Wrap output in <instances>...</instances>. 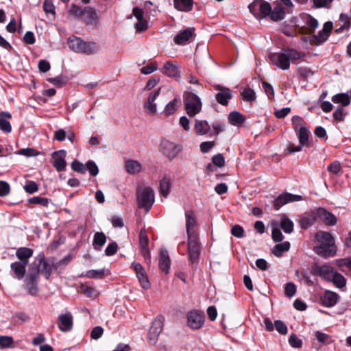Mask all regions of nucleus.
Returning a JSON list of instances; mask_svg holds the SVG:
<instances>
[{"instance_id": "72a5a7b5", "label": "nucleus", "mask_w": 351, "mask_h": 351, "mask_svg": "<svg viewBox=\"0 0 351 351\" xmlns=\"http://www.w3.org/2000/svg\"><path fill=\"white\" fill-rule=\"evenodd\" d=\"M106 241V236L102 232H97L94 234L93 245L97 250H101Z\"/></svg>"}, {"instance_id": "2eb2a0df", "label": "nucleus", "mask_w": 351, "mask_h": 351, "mask_svg": "<svg viewBox=\"0 0 351 351\" xmlns=\"http://www.w3.org/2000/svg\"><path fill=\"white\" fill-rule=\"evenodd\" d=\"M58 326L62 332L70 331L73 328V316L70 312L60 314L58 317Z\"/></svg>"}, {"instance_id": "58836bf2", "label": "nucleus", "mask_w": 351, "mask_h": 351, "mask_svg": "<svg viewBox=\"0 0 351 351\" xmlns=\"http://www.w3.org/2000/svg\"><path fill=\"white\" fill-rule=\"evenodd\" d=\"M332 101L335 104H341L342 106H347L350 103V98L348 94L339 93L332 97Z\"/></svg>"}, {"instance_id": "ea45409f", "label": "nucleus", "mask_w": 351, "mask_h": 351, "mask_svg": "<svg viewBox=\"0 0 351 351\" xmlns=\"http://www.w3.org/2000/svg\"><path fill=\"white\" fill-rule=\"evenodd\" d=\"M125 169L129 173H137L141 171V165L134 160H130L125 162Z\"/></svg>"}, {"instance_id": "e2e57ef3", "label": "nucleus", "mask_w": 351, "mask_h": 351, "mask_svg": "<svg viewBox=\"0 0 351 351\" xmlns=\"http://www.w3.org/2000/svg\"><path fill=\"white\" fill-rule=\"evenodd\" d=\"M69 14L75 17H82L83 10L79 6L72 4L69 10Z\"/></svg>"}, {"instance_id": "a19ab883", "label": "nucleus", "mask_w": 351, "mask_h": 351, "mask_svg": "<svg viewBox=\"0 0 351 351\" xmlns=\"http://www.w3.org/2000/svg\"><path fill=\"white\" fill-rule=\"evenodd\" d=\"M330 277L332 282L336 287L339 289L345 287L346 285V280L341 274L338 272H335Z\"/></svg>"}, {"instance_id": "f8f14e48", "label": "nucleus", "mask_w": 351, "mask_h": 351, "mask_svg": "<svg viewBox=\"0 0 351 351\" xmlns=\"http://www.w3.org/2000/svg\"><path fill=\"white\" fill-rule=\"evenodd\" d=\"M195 36V29L188 27L184 30L180 31L173 38L176 45H182L186 44L192 38Z\"/></svg>"}, {"instance_id": "7ed1b4c3", "label": "nucleus", "mask_w": 351, "mask_h": 351, "mask_svg": "<svg viewBox=\"0 0 351 351\" xmlns=\"http://www.w3.org/2000/svg\"><path fill=\"white\" fill-rule=\"evenodd\" d=\"M185 110L189 117H194L202 110L199 97L192 92H186L184 95Z\"/></svg>"}, {"instance_id": "393cba45", "label": "nucleus", "mask_w": 351, "mask_h": 351, "mask_svg": "<svg viewBox=\"0 0 351 351\" xmlns=\"http://www.w3.org/2000/svg\"><path fill=\"white\" fill-rule=\"evenodd\" d=\"M315 239L324 245L335 246L334 237L328 232L319 231L315 234Z\"/></svg>"}, {"instance_id": "4468645a", "label": "nucleus", "mask_w": 351, "mask_h": 351, "mask_svg": "<svg viewBox=\"0 0 351 351\" xmlns=\"http://www.w3.org/2000/svg\"><path fill=\"white\" fill-rule=\"evenodd\" d=\"M185 217L187 236H197L198 234L195 230L197 220L194 212L193 210H186L185 212Z\"/></svg>"}, {"instance_id": "473e14b6", "label": "nucleus", "mask_w": 351, "mask_h": 351, "mask_svg": "<svg viewBox=\"0 0 351 351\" xmlns=\"http://www.w3.org/2000/svg\"><path fill=\"white\" fill-rule=\"evenodd\" d=\"M317 217V213H311L303 216L300 221L301 228L303 229H307L312 226L316 221Z\"/></svg>"}, {"instance_id": "b1692460", "label": "nucleus", "mask_w": 351, "mask_h": 351, "mask_svg": "<svg viewBox=\"0 0 351 351\" xmlns=\"http://www.w3.org/2000/svg\"><path fill=\"white\" fill-rule=\"evenodd\" d=\"M338 28L335 29L337 33H341L344 30H348L351 27V17L348 14H341L339 20L337 23Z\"/></svg>"}, {"instance_id": "6e6552de", "label": "nucleus", "mask_w": 351, "mask_h": 351, "mask_svg": "<svg viewBox=\"0 0 351 351\" xmlns=\"http://www.w3.org/2000/svg\"><path fill=\"white\" fill-rule=\"evenodd\" d=\"M164 317L161 315L158 316L153 322L149 330L148 338L149 341L155 344L160 333L162 330Z\"/></svg>"}, {"instance_id": "774afa93", "label": "nucleus", "mask_w": 351, "mask_h": 351, "mask_svg": "<svg viewBox=\"0 0 351 351\" xmlns=\"http://www.w3.org/2000/svg\"><path fill=\"white\" fill-rule=\"evenodd\" d=\"M157 69L158 66L156 63H151L141 68V72L144 75H148L156 71Z\"/></svg>"}, {"instance_id": "ddd939ff", "label": "nucleus", "mask_w": 351, "mask_h": 351, "mask_svg": "<svg viewBox=\"0 0 351 351\" xmlns=\"http://www.w3.org/2000/svg\"><path fill=\"white\" fill-rule=\"evenodd\" d=\"M317 216L326 226H332L337 222V217L332 213L322 207L317 209Z\"/></svg>"}, {"instance_id": "7c9ffc66", "label": "nucleus", "mask_w": 351, "mask_h": 351, "mask_svg": "<svg viewBox=\"0 0 351 351\" xmlns=\"http://www.w3.org/2000/svg\"><path fill=\"white\" fill-rule=\"evenodd\" d=\"M263 3V0H254L248 6L250 12L258 20H261Z\"/></svg>"}, {"instance_id": "9d476101", "label": "nucleus", "mask_w": 351, "mask_h": 351, "mask_svg": "<svg viewBox=\"0 0 351 351\" xmlns=\"http://www.w3.org/2000/svg\"><path fill=\"white\" fill-rule=\"evenodd\" d=\"M215 88L218 91L215 96L217 101L222 106L228 105L229 100L232 98V91L220 85L215 86Z\"/></svg>"}, {"instance_id": "a211bd4d", "label": "nucleus", "mask_w": 351, "mask_h": 351, "mask_svg": "<svg viewBox=\"0 0 351 351\" xmlns=\"http://www.w3.org/2000/svg\"><path fill=\"white\" fill-rule=\"evenodd\" d=\"M162 73L170 77L176 79L180 77V72L177 64L171 61H168L164 64Z\"/></svg>"}, {"instance_id": "a878e982", "label": "nucleus", "mask_w": 351, "mask_h": 351, "mask_svg": "<svg viewBox=\"0 0 351 351\" xmlns=\"http://www.w3.org/2000/svg\"><path fill=\"white\" fill-rule=\"evenodd\" d=\"M82 18H83L86 24L93 25L97 21V14L93 8L86 7L83 10V15Z\"/></svg>"}, {"instance_id": "052dcab7", "label": "nucleus", "mask_w": 351, "mask_h": 351, "mask_svg": "<svg viewBox=\"0 0 351 351\" xmlns=\"http://www.w3.org/2000/svg\"><path fill=\"white\" fill-rule=\"evenodd\" d=\"M271 237L272 239L275 242H280L284 239V236L282 235L280 230L278 227L272 228Z\"/></svg>"}, {"instance_id": "f03ea898", "label": "nucleus", "mask_w": 351, "mask_h": 351, "mask_svg": "<svg viewBox=\"0 0 351 351\" xmlns=\"http://www.w3.org/2000/svg\"><path fill=\"white\" fill-rule=\"evenodd\" d=\"M304 56V53L294 49H288L278 53H271L269 58L273 65L287 70L290 67V61L297 60Z\"/></svg>"}, {"instance_id": "cd10ccee", "label": "nucleus", "mask_w": 351, "mask_h": 351, "mask_svg": "<svg viewBox=\"0 0 351 351\" xmlns=\"http://www.w3.org/2000/svg\"><path fill=\"white\" fill-rule=\"evenodd\" d=\"M176 10L181 12H190L193 9V0H173Z\"/></svg>"}, {"instance_id": "20e7f679", "label": "nucleus", "mask_w": 351, "mask_h": 351, "mask_svg": "<svg viewBox=\"0 0 351 351\" xmlns=\"http://www.w3.org/2000/svg\"><path fill=\"white\" fill-rule=\"evenodd\" d=\"M154 202V191L149 187L143 188L138 192V203L139 208H143L148 212Z\"/></svg>"}, {"instance_id": "c756f323", "label": "nucleus", "mask_w": 351, "mask_h": 351, "mask_svg": "<svg viewBox=\"0 0 351 351\" xmlns=\"http://www.w3.org/2000/svg\"><path fill=\"white\" fill-rule=\"evenodd\" d=\"M32 250L27 247H20L16 252V256L19 258V261L28 264L29 258L32 256Z\"/></svg>"}, {"instance_id": "4be33fe9", "label": "nucleus", "mask_w": 351, "mask_h": 351, "mask_svg": "<svg viewBox=\"0 0 351 351\" xmlns=\"http://www.w3.org/2000/svg\"><path fill=\"white\" fill-rule=\"evenodd\" d=\"M171 265V260L167 250H161L159 258V267L165 273L168 274Z\"/></svg>"}, {"instance_id": "a18cd8bd", "label": "nucleus", "mask_w": 351, "mask_h": 351, "mask_svg": "<svg viewBox=\"0 0 351 351\" xmlns=\"http://www.w3.org/2000/svg\"><path fill=\"white\" fill-rule=\"evenodd\" d=\"M298 137L301 145H305L308 141V130L306 127H301L298 130Z\"/></svg>"}, {"instance_id": "5fc2aeb1", "label": "nucleus", "mask_w": 351, "mask_h": 351, "mask_svg": "<svg viewBox=\"0 0 351 351\" xmlns=\"http://www.w3.org/2000/svg\"><path fill=\"white\" fill-rule=\"evenodd\" d=\"M24 190L29 194H32L38 191V184L34 181H28L24 186Z\"/></svg>"}, {"instance_id": "338daca9", "label": "nucleus", "mask_w": 351, "mask_h": 351, "mask_svg": "<svg viewBox=\"0 0 351 351\" xmlns=\"http://www.w3.org/2000/svg\"><path fill=\"white\" fill-rule=\"evenodd\" d=\"M71 168L73 171L78 173H84L86 172V169L84 168V165L77 160L72 162Z\"/></svg>"}, {"instance_id": "dca6fc26", "label": "nucleus", "mask_w": 351, "mask_h": 351, "mask_svg": "<svg viewBox=\"0 0 351 351\" xmlns=\"http://www.w3.org/2000/svg\"><path fill=\"white\" fill-rule=\"evenodd\" d=\"M65 156L66 152L64 150H60L53 153V165L58 171H62L65 169L66 165V162L64 159Z\"/></svg>"}, {"instance_id": "2f4dec72", "label": "nucleus", "mask_w": 351, "mask_h": 351, "mask_svg": "<svg viewBox=\"0 0 351 351\" xmlns=\"http://www.w3.org/2000/svg\"><path fill=\"white\" fill-rule=\"evenodd\" d=\"M194 129L197 135H204L208 133L210 127L206 121L195 120Z\"/></svg>"}, {"instance_id": "412c9836", "label": "nucleus", "mask_w": 351, "mask_h": 351, "mask_svg": "<svg viewBox=\"0 0 351 351\" xmlns=\"http://www.w3.org/2000/svg\"><path fill=\"white\" fill-rule=\"evenodd\" d=\"M149 239L145 230L142 229L139 232V245L145 258H149L150 253L147 248Z\"/></svg>"}, {"instance_id": "4d7b16f0", "label": "nucleus", "mask_w": 351, "mask_h": 351, "mask_svg": "<svg viewBox=\"0 0 351 351\" xmlns=\"http://www.w3.org/2000/svg\"><path fill=\"white\" fill-rule=\"evenodd\" d=\"M296 292V286L293 282H288L285 285V295L288 298L293 297Z\"/></svg>"}, {"instance_id": "37998d69", "label": "nucleus", "mask_w": 351, "mask_h": 351, "mask_svg": "<svg viewBox=\"0 0 351 351\" xmlns=\"http://www.w3.org/2000/svg\"><path fill=\"white\" fill-rule=\"evenodd\" d=\"M27 202L30 204L40 205L43 207L47 208L49 203H51V199L40 196H35L29 198Z\"/></svg>"}, {"instance_id": "09e8293b", "label": "nucleus", "mask_w": 351, "mask_h": 351, "mask_svg": "<svg viewBox=\"0 0 351 351\" xmlns=\"http://www.w3.org/2000/svg\"><path fill=\"white\" fill-rule=\"evenodd\" d=\"M241 95L245 101L250 103L255 101L256 98L255 92L250 88L244 89Z\"/></svg>"}, {"instance_id": "e433bc0d", "label": "nucleus", "mask_w": 351, "mask_h": 351, "mask_svg": "<svg viewBox=\"0 0 351 351\" xmlns=\"http://www.w3.org/2000/svg\"><path fill=\"white\" fill-rule=\"evenodd\" d=\"M99 47L95 42H86L84 41L82 45V51L80 53H86L88 55L97 53Z\"/></svg>"}, {"instance_id": "680f3d73", "label": "nucleus", "mask_w": 351, "mask_h": 351, "mask_svg": "<svg viewBox=\"0 0 351 351\" xmlns=\"http://www.w3.org/2000/svg\"><path fill=\"white\" fill-rule=\"evenodd\" d=\"M43 10L46 14H55V6L51 0H45L43 3Z\"/></svg>"}, {"instance_id": "f257e3e1", "label": "nucleus", "mask_w": 351, "mask_h": 351, "mask_svg": "<svg viewBox=\"0 0 351 351\" xmlns=\"http://www.w3.org/2000/svg\"><path fill=\"white\" fill-rule=\"evenodd\" d=\"M53 264H50L43 253H40L28 267L25 277V287L29 294L35 295L38 292V283L40 274L48 280L51 274Z\"/></svg>"}, {"instance_id": "6e6d98bb", "label": "nucleus", "mask_w": 351, "mask_h": 351, "mask_svg": "<svg viewBox=\"0 0 351 351\" xmlns=\"http://www.w3.org/2000/svg\"><path fill=\"white\" fill-rule=\"evenodd\" d=\"M81 291L87 297L93 298L96 295V290L91 287L87 286L86 285H82L80 286Z\"/></svg>"}, {"instance_id": "6ab92c4d", "label": "nucleus", "mask_w": 351, "mask_h": 351, "mask_svg": "<svg viewBox=\"0 0 351 351\" xmlns=\"http://www.w3.org/2000/svg\"><path fill=\"white\" fill-rule=\"evenodd\" d=\"M27 264H25V263H23L21 261H16L12 263L10 265L11 270L13 272V277L18 279V280H22L25 275L26 271V266Z\"/></svg>"}, {"instance_id": "c03bdc74", "label": "nucleus", "mask_w": 351, "mask_h": 351, "mask_svg": "<svg viewBox=\"0 0 351 351\" xmlns=\"http://www.w3.org/2000/svg\"><path fill=\"white\" fill-rule=\"evenodd\" d=\"M280 227L285 233L290 234L293 230V223L287 217H283L280 221Z\"/></svg>"}, {"instance_id": "69168bd1", "label": "nucleus", "mask_w": 351, "mask_h": 351, "mask_svg": "<svg viewBox=\"0 0 351 351\" xmlns=\"http://www.w3.org/2000/svg\"><path fill=\"white\" fill-rule=\"evenodd\" d=\"M328 171L333 174H337L341 170V166L339 161H334L327 168Z\"/></svg>"}, {"instance_id": "423d86ee", "label": "nucleus", "mask_w": 351, "mask_h": 351, "mask_svg": "<svg viewBox=\"0 0 351 351\" xmlns=\"http://www.w3.org/2000/svg\"><path fill=\"white\" fill-rule=\"evenodd\" d=\"M160 150L169 160H172L180 152L181 147L174 143L165 139L160 143Z\"/></svg>"}, {"instance_id": "de8ad7c7", "label": "nucleus", "mask_w": 351, "mask_h": 351, "mask_svg": "<svg viewBox=\"0 0 351 351\" xmlns=\"http://www.w3.org/2000/svg\"><path fill=\"white\" fill-rule=\"evenodd\" d=\"M315 336L317 341L323 344H329L333 341L330 336L320 331H316Z\"/></svg>"}, {"instance_id": "5701e85b", "label": "nucleus", "mask_w": 351, "mask_h": 351, "mask_svg": "<svg viewBox=\"0 0 351 351\" xmlns=\"http://www.w3.org/2000/svg\"><path fill=\"white\" fill-rule=\"evenodd\" d=\"M313 250L316 254L324 257L334 256L336 254L335 246L321 245L314 247Z\"/></svg>"}, {"instance_id": "f3484780", "label": "nucleus", "mask_w": 351, "mask_h": 351, "mask_svg": "<svg viewBox=\"0 0 351 351\" xmlns=\"http://www.w3.org/2000/svg\"><path fill=\"white\" fill-rule=\"evenodd\" d=\"M311 273L315 276L330 280L332 274V268L328 265H315L312 267Z\"/></svg>"}, {"instance_id": "864d4df0", "label": "nucleus", "mask_w": 351, "mask_h": 351, "mask_svg": "<svg viewBox=\"0 0 351 351\" xmlns=\"http://www.w3.org/2000/svg\"><path fill=\"white\" fill-rule=\"evenodd\" d=\"M104 269H92L86 272V276L89 278H102L104 276Z\"/></svg>"}, {"instance_id": "603ef678", "label": "nucleus", "mask_w": 351, "mask_h": 351, "mask_svg": "<svg viewBox=\"0 0 351 351\" xmlns=\"http://www.w3.org/2000/svg\"><path fill=\"white\" fill-rule=\"evenodd\" d=\"M328 36L329 35L326 34L325 32L322 30V31L319 32L317 35L313 36V43H315V45H320V44L324 43L327 40Z\"/></svg>"}, {"instance_id": "4c0bfd02", "label": "nucleus", "mask_w": 351, "mask_h": 351, "mask_svg": "<svg viewBox=\"0 0 351 351\" xmlns=\"http://www.w3.org/2000/svg\"><path fill=\"white\" fill-rule=\"evenodd\" d=\"M171 179L169 177L165 176L160 182V193L163 197H167L170 193Z\"/></svg>"}, {"instance_id": "9b49d317", "label": "nucleus", "mask_w": 351, "mask_h": 351, "mask_svg": "<svg viewBox=\"0 0 351 351\" xmlns=\"http://www.w3.org/2000/svg\"><path fill=\"white\" fill-rule=\"evenodd\" d=\"M132 267L136 272V277L142 288L148 289L150 287V282L143 266L140 263H133Z\"/></svg>"}, {"instance_id": "aec40b11", "label": "nucleus", "mask_w": 351, "mask_h": 351, "mask_svg": "<svg viewBox=\"0 0 351 351\" xmlns=\"http://www.w3.org/2000/svg\"><path fill=\"white\" fill-rule=\"evenodd\" d=\"M339 298V295L331 291H326L321 298L322 304L326 307L335 306Z\"/></svg>"}, {"instance_id": "0e129e2a", "label": "nucleus", "mask_w": 351, "mask_h": 351, "mask_svg": "<svg viewBox=\"0 0 351 351\" xmlns=\"http://www.w3.org/2000/svg\"><path fill=\"white\" fill-rule=\"evenodd\" d=\"M86 168L88 170L90 174L93 176H96L99 173V169L95 162L89 160L86 163Z\"/></svg>"}, {"instance_id": "1a4fd4ad", "label": "nucleus", "mask_w": 351, "mask_h": 351, "mask_svg": "<svg viewBox=\"0 0 351 351\" xmlns=\"http://www.w3.org/2000/svg\"><path fill=\"white\" fill-rule=\"evenodd\" d=\"M302 199V197L299 195H293L289 193H283L280 194L274 202V206L278 210L283 205L293 202H298Z\"/></svg>"}, {"instance_id": "13d9d810", "label": "nucleus", "mask_w": 351, "mask_h": 351, "mask_svg": "<svg viewBox=\"0 0 351 351\" xmlns=\"http://www.w3.org/2000/svg\"><path fill=\"white\" fill-rule=\"evenodd\" d=\"M289 343L291 347L300 348L302 346V341L296 335L292 334L289 338Z\"/></svg>"}, {"instance_id": "c9c22d12", "label": "nucleus", "mask_w": 351, "mask_h": 351, "mask_svg": "<svg viewBox=\"0 0 351 351\" xmlns=\"http://www.w3.org/2000/svg\"><path fill=\"white\" fill-rule=\"evenodd\" d=\"M84 40L77 37L69 38L68 45L71 49L77 53H80Z\"/></svg>"}, {"instance_id": "f704fd0d", "label": "nucleus", "mask_w": 351, "mask_h": 351, "mask_svg": "<svg viewBox=\"0 0 351 351\" xmlns=\"http://www.w3.org/2000/svg\"><path fill=\"white\" fill-rule=\"evenodd\" d=\"M245 121V117L238 111H234L229 114L228 121L234 125H241Z\"/></svg>"}, {"instance_id": "bf43d9fd", "label": "nucleus", "mask_w": 351, "mask_h": 351, "mask_svg": "<svg viewBox=\"0 0 351 351\" xmlns=\"http://www.w3.org/2000/svg\"><path fill=\"white\" fill-rule=\"evenodd\" d=\"M276 330L281 335H286L287 333V327L286 324L280 321L276 320L274 323Z\"/></svg>"}, {"instance_id": "bb28decb", "label": "nucleus", "mask_w": 351, "mask_h": 351, "mask_svg": "<svg viewBox=\"0 0 351 351\" xmlns=\"http://www.w3.org/2000/svg\"><path fill=\"white\" fill-rule=\"evenodd\" d=\"M160 92V88H158V90L152 92L148 97L147 101L145 104V107L147 108L149 114H153L156 112V104H154V101L159 95Z\"/></svg>"}, {"instance_id": "39448f33", "label": "nucleus", "mask_w": 351, "mask_h": 351, "mask_svg": "<svg viewBox=\"0 0 351 351\" xmlns=\"http://www.w3.org/2000/svg\"><path fill=\"white\" fill-rule=\"evenodd\" d=\"M201 245L197 236L188 237V256L191 263L196 262L199 256Z\"/></svg>"}, {"instance_id": "79ce46f5", "label": "nucleus", "mask_w": 351, "mask_h": 351, "mask_svg": "<svg viewBox=\"0 0 351 351\" xmlns=\"http://www.w3.org/2000/svg\"><path fill=\"white\" fill-rule=\"evenodd\" d=\"M290 248V243L289 241H285L282 243H279L275 245L273 249V254L277 256L280 257L282 254L285 252H287Z\"/></svg>"}, {"instance_id": "49530a36", "label": "nucleus", "mask_w": 351, "mask_h": 351, "mask_svg": "<svg viewBox=\"0 0 351 351\" xmlns=\"http://www.w3.org/2000/svg\"><path fill=\"white\" fill-rule=\"evenodd\" d=\"M47 81L56 86L61 87L68 82L69 79L65 76L59 75L56 77L48 78Z\"/></svg>"}, {"instance_id": "3c124183", "label": "nucleus", "mask_w": 351, "mask_h": 351, "mask_svg": "<svg viewBox=\"0 0 351 351\" xmlns=\"http://www.w3.org/2000/svg\"><path fill=\"white\" fill-rule=\"evenodd\" d=\"M178 101L177 99H174L167 104L165 108V112L166 115H170L173 114L177 110Z\"/></svg>"}, {"instance_id": "c85d7f7f", "label": "nucleus", "mask_w": 351, "mask_h": 351, "mask_svg": "<svg viewBox=\"0 0 351 351\" xmlns=\"http://www.w3.org/2000/svg\"><path fill=\"white\" fill-rule=\"evenodd\" d=\"M286 14L285 9L280 4H278L271 10L269 15L270 19L273 21H279L285 19Z\"/></svg>"}, {"instance_id": "8fccbe9b", "label": "nucleus", "mask_w": 351, "mask_h": 351, "mask_svg": "<svg viewBox=\"0 0 351 351\" xmlns=\"http://www.w3.org/2000/svg\"><path fill=\"white\" fill-rule=\"evenodd\" d=\"M14 340L11 336H0V347L1 348H12Z\"/></svg>"}, {"instance_id": "0eeeda50", "label": "nucleus", "mask_w": 351, "mask_h": 351, "mask_svg": "<svg viewBox=\"0 0 351 351\" xmlns=\"http://www.w3.org/2000/svg\"><path fill=\"white\" fill-rule=\"evenodd\" d=\"M204 313L193 310L187 314V324L194 330L200 328L204 323Z\"/></svg>"}]
</instances>
